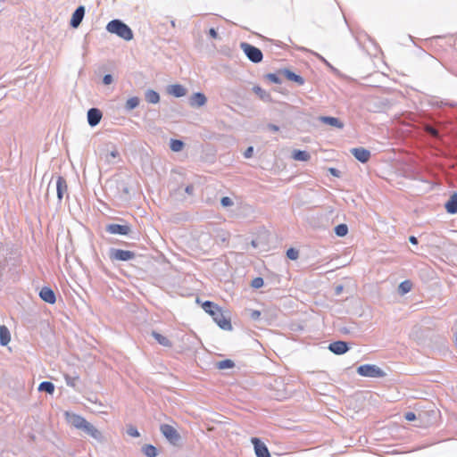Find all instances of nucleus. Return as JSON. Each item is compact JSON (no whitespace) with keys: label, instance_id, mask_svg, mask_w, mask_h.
<instances>
[{"label":"nucleus","instance_id":"39","mask_svg":"<svg viewBox=\"0 0 457 457\" xmlns=\"http://www.w3.org/2000/svg\"><path fill=\"white\" fill-rule=\"evenodd\" d=\"M263 278H261V277H257V278H254L252 282H251V286L253 288H260L263 286Z\"/></svg>","mask_w":457,"mask_h":457},{"label":"nucleus","instance_id":"50","mask_svg":"<svg viewBox=\"0 0 457 457\" xmlns=\"http://www.w3.org/2000/svg\"><path fill=\"white\" fill-rule=\"evenodd\" d=\"M409 242L412 245H417L418 244V238L414 236H411L409 237Z\"/></svg>","mask_w":457,"mask_h":457},{"label":"nucleus","instance_id":"46","mask_svg":"<svg viewBox=\"0 0 457 457\" xmlns=\"http://www.w3.org/2000/svg\"><path fill=\"white\" fill-rule=\"evenodd\" d=\"M267 128H268V129H270V131H273V132H278L279 130V127L275 124H272V123H269L267 125Z\"/></svg>","mask_w":457,"mask_h":457},{"label":"nucleus","instance_id":"27","mask_svg":"<svg viewBox=\"0 0 457 457\" xmlns=\"http://www.w3.org/2000/svg\"><path fill=\"white\" fill-rule=\"evenodd\" d=\"M253 91L263 101L269 102L271 100V96L269 93H267L264 89H262L259 86H254L253 87Z\"/></svg>","mask_w":457,"mask_h":457},{"label":"nucleus","instance_id":"37","mask_svg":"<svg viewBox=\"0 0 457 457\" xmlns=\"http://www.w3.org/2000/svg\"><path fill=\"white\" fill-rule=\"evenodd\" d=\"M127 434L132 437H138L140 434L137 428L133 425L127 426Z\"/></svg>","mask_w":457,"mask_h":457},{"label":"nucleus","instance_id":"18","mask_svg":"<svg viewBox=\"0 0 457 457\" xmlns=\"http://www.w3.org/2000/svg\"><path fill=\"white\" fill-rule=\"evenodd\" d=\"M278 73L282 74L288 80L294 81V82L297 83L298 85H303L304 84V79L302 76H300V75L291 71L288 69L279 70Z\"/></svg>","mask_w":457,"mask_h":457},{"label":"nucleus","instance_id":"48","mask_svg":"<svg viewBox=\"0 0 457 457\" xmlns=\"http://www.w3.org/2000/svg\"><path fill=\"white\" fill-rule=\"evenodd\" d=\"M194 189H195V187H194V186H193V185H187V186L186 187V188H185V192H186L187 194H188L189 195H193V193H194Z\"/></svg>","mask_w":457,"mask_h":457},{"label":"nucleus","instance_id":"21","mask_svg":"<svg viewBox=\"0 0 457 457\" xmlns=\"http://www.w3.org/2000/svg\"><path fill=\"white\" fill-rule=\"evenodd\" d=\"M320 120L322 121L325 124H328L329 126L337 128V129H343L344 123L335 117H329V116H320Z\"/></svg>","mask_w":457,"mask_h":457},{"label":"nucleus","instance_id":"24","mask_svg":"<svg viewBox=\"0 0 457 457\" xmlns=\"http://www.w3.org/2000/svg\"><path fill=\"white\" fill-rule=\"evenodd\" d=\"M152 336L161 345L165 346V347L172 346L171 341L169 338H167L166 337L162 336V334H160L156 331H152Z\"/></svg>","mask_w":457,"mask_h":457},{"label":"nucleus","instance_id":"16","mask_svg":"<svg viewBox=\"0 0 457 457\" xmlns=\"http://www.w3.org/2000/svg\"><path fill=\"white\" fill-rule=\"evenodd\" d=\"M55 187H56V194H57L58 201L62 202L63 195L67 192V189H68L66 179L62 176H58L57 179H56Z\"/></svg>","mask_w":457,"mask_h":457},{"label":"nucleus","instance_id":"17","mask_svg":"<svg viewBox=\"0 0 457 457\" xmlns=\"http://www.w3.org/2000/svg\"><path fill=\"white\" fill-rule=\"evenodd\" d=\"M40 298L47 303H54L56 301L55 294L53 289L48 287H44L39 292Z\"/></svg>","mask_w":457,"mask_h":457},{"label":"nucleus","instance_id":"49","mask_svg":"<svg viewBox=\"0 0 457 457\" xmlns=\"http://www.w3.org/2000/svg\"><path fill=\"white\" fill-rule=\"evenodd\" d=\"M344 290V287L342 285H337L336 287H335V295H339Z\"/></svg>","mask_w":457,"mask_h":457},{"label":"nucleus","instance_id":"51","mask_svg":"<svg viewBox=\"0 0 457 457\" xmlns=\"http://www.w3.org/2000/svg\"><path fill=\"white\" fill-rule=\"evenodd\" d=\"M121 186H122V188H121L122 192L126 195H129V191L128 187L124 184H122Z\"/></svg>","mask_w":457,"mask_h":457},{"label":"nucleus","instance_id":"35","mask_svg":"<svg viewBox=\"0 0 457 457\" xmlns=\"http://www.w3.org/2000/svg\"><path fill=\"white\" fill-rule=\"evenodd\" d=\"M120 156V153L116 148H113L110 153L106 154L105 160L108 162H113V159Z\"/></svg>","mask_w":457,"mask_h":457},{"label":"nucleus","instance_id":"8","mask_svg":"<svg viewBox=\"0 0 457 457\" xmlns=\"http://www.w3.org/2000/svg\"><path fill=\"white\" fill-rule=\"evenodd\" d=\"M87 436L94 438L98 443H103L104 441V437L100 430H98L93 424L88 422L87 420L85 422L84 426L81 428Z\"/></svg>","mask_w":457,"mask_h":457},{"label":"nucleus","instance_id":"36","mask_svg":"<svg viewBox=\"0 0 457 457\" xmlns=\"http://www.w3.org/2000/svg\"><path fill=\"white\" fill-rule=\"evenodd\" d=\"M287 257L290 260H296L299 257V251L291 247L287 251Z\"/></svg>","mask_w":457,"mask_h":457},{"label":"nucleus","instance_id":"53","mask_svg":"<svg viewBox=\"0 0 457 457\" xmlns=\"http://www.w3.org/2000/svg\"><path fill=\"white\" fill-rule=\"evenodd\" d=\"M432 134L436 135V130L435 129L432 130Z\"/></svg>","mask_w":457,"mask_h":457},{"label":"nucleus","instance_id":"42","mask_svg":"<svg viewBox=\"0 0 457 457\" xmlns=\"http://www.w3.org/2000/svg\"><path fill=\"white\" fill-rule=\"evenodd\" d=\"M404 418L408 421H413L417 420V416L414 412L409 411L404 414Z\"/></svg>","mask_w":457,"mask_h":457},{"label":"nucleus","instance_id":"13","mask_svg":"<svg viewBox=\"0 0 457 457\" xmlns=\"http://www.w3.org/2000/svg\"><path fill=\"white\" fill-rule=\"evenodd\" d=\"M350 153L362 163L368 162L370 158V152L363 147L352 148Z\"/></svg>","mask_w":457,"mask_h":457},{"label":"nucleus","instance_id":"52","mask_svg":"<svg viewBox=\"0 0 457 457\" xmlns=\"http://www.w3.org/2000/svg\"><path fill=\"white\" fill-rule=\"evenodd\" d=\"M251 245H252L253 247H256V246H257V243H256V241H255V240H253V241L251 242Z\"/></svg>","mask_w":457,"mask_h":457},{"label":"nucleus","instance_id":"26","mask_svg":"<svg viewBox=\"0 0 457 457\" xmlns=\"http://www.w3.org/2000/svg\"><path fill=\"white\" fill-rule=\"evenodd\" d=\"M141 451L146 457H156L158 455L157 448L150 444L144 445Z\"/></svg>","mask_w":457,"mask_h":457},{"label":"nucleus","instance_id":"4","mask_svg":"<svg viewBox=\"0 0 457 457\" xmlns=\"http://www.w3.org/2000/svg\"><path fill=\"white\" fill-rule=\"evenodd\" d=\"M240 48L252 62L259 63L262 61L263 54L261 49L258 47L246 42H241Z\"/></svg>","mask_w":457,"mask_h":457},{"label":"nucleus","instance_id":"19","mask_svg":"<svg viewBox=\"0 0 457 457\" xmlns=\"http://www.w3.org/2000/svg\"><path fill=\"white\" fill-rule=\"evenodd\" d=\"M167 93L175 97H182V96H186L187 89L182 85L173 84V85L168 86Z\"/></svg>","mask_w":457,"mask_h":457},{"label":"nucleus","instance_id":"34","mask_svg":"<svg viewBox=\"0 0 457 457\" xmlns=\"http://www.w3.org/2000/svg\"><path fill=\"white\" fill-rule=\"evenodd\" d=\"M265 77L268 80H270L272 83H275V84L282 83V80L279 78V73H268V74H266Z\"/></svg>","mask_w":457,"mask_h":457},{"label":"nucleus","instance_id":"14","mask_svg":"<svg viewBox=\"0 0 457 457\" xmlns=\"http://www.w3.org/2000/svg\"><path fill=\"white\" fill-rule=\"evenodd\" d=\"M328 348L330 352L337 355L344 354L349 350L348 344L345 341L330 343Z\"/></svg>","mask_w":457,"mask_h":457},{"label":"nucleus","instance_id":"15","mask_svg":"<svg viewBox=\"0 0 457 457\" xmlns=\"http://www.w3.org/2000/svg\"><path fill=\"white\" fill-rule=\"evenodd\" d=\"M207 102V98L204 94L201 92L194 93L188 101V104L193 108H199L204 106Z\"/></svg>","mask_w":457,"mask_h":457},{"label":"nucleus","instance_id":"29","mask_svg":"<svg viewBox=\"0 0 457 457\" xmlns=\"http://www.w3.org/2000/svg\"><path fill=\"white\" fill-rule=\"evenodd\" d=\"M38 390L40 392L53 394L54 391V385L50 381H43L39 384Z\"/></svg>","mask_w":457,"mask_h":457},{"label":"nucleus","instance_id":"7","mask_svg":"<svg viewBox=\"0 0 457 457\" xmlns=\"http://www.w3.org/2000/svg\"><path fill=\"white\" fill-rule=\"evenodd\" d=\"M105 231L112 235L127 236L132 232L129 224L111 223L105 226Z\"/></svg>","mask_w":457,"mask_h":457},{"label":"nucleus","instance_id":"12","mask_svg":"<svg viewBox=\"0 0 457 457\" xmlns=\"http://www.w3.org/2000/svg\"><path fill=\"white\" fill-rule=\"evenodd\" d=\"M87 117L89 126L96 127L101 121L103 113L98 108H90L87 111Z\"/></svg>","mask_w":457,"mask_h":457},{"label":"nucleus","instance_id":"20","mask_svg":"<svg viewBox=\"0 0 457 457\" xmlns=\"http://www.w3.org/2000/svg\"><path fill=\"white\" fill-rule=\"evenodd\" d=\"M445 208L448 213H457V192L450 196L449 200L445 204Z\"/></svg>","mask_w":457,"mask_h":457},{"label":"nucleus","instance_id":"45","mask_svg":"<svg viewBox=\"0 0 457 457\" xmlns=\"http://www.w3.org/2000/svg\"><path fill=\"white\" fill-rule=\"evenodd\" d=\"M253 154V146H249L245 149V151L244 152V156L245 158H251Z\"/></svg>","mask_w":457,"mask_h":457},{"label":"nucleus","instance_id":"44","mask_svg":"<svg viewBox=\"0 0 457 457\" xmlns=\"http://www.w3.org/2000/svg\"><path fill=\"white\" fill-rule=\"evenodd\" d=\"M261 316V312L257 310H252L250 312V317L253 320H257Z\"/></svg>","mask_w":457,"mask_h":457},{"label":"nucleus","instance_id":"40","mask_svg":"<svg viewBox=\"0 0 457 457\" xmlns=\"http://www.w3.org/2000/svg\"><path fill=\"white\" fill-rule=\"evenodd\" d=\"M220 204L223 207H229L233 205V201L228 196H223L220 200Z\"/></svg>","mask_w":457,"mask_h":457},{"label":"nucleus","instance_id":"1","mask_svg":"<svg viewBox=\"0 0 457 457\" xmlns=\"http://www.w3.org/2000/svg\"><path fill=\"white\" fill-rule=\"evenodd\" d=\"M202 308L205 312L212 316V320L221 329H232L230 319L223 314L221 308L218 304L211 301H205L202 304Z\"/></svg>","mask_w":457,"mask_h":457},{"label":"nucleus","instance_id":"33","mask_svg":"<svg viewBox=\"0 0 457 457\" xmlns=\"http://www.w3.org/2000/svg\"><path fill=\"white\" fill-rule=\"evenodd\" d=\"M335 233L337 237H345L348 233V227L345 224H339L335 227Z\"/></svg>","mask_w":457,"mask_h":457},{"label":"nucleus","instance_id":"22","mask_svg":"<svg viewBox=\"0 0 457 457\" xmlns=\"http://www.w3.org/2000/svg\"><path fill=\"white\" fill-rule=\"evenodd\" d=\"M11 341V334L4 325H0V344L3 346L7 345Z\"/></svg>","mask_w":457,"mask_h":457},{"label":"nucleus","instance_id":"32","mask_svg":"<svg viewBox=\"0 0 457 457\" xmlns=\"http://www.w3.org/2000/svg\"><path fill=\"white\" fill-rule=\"evenodd\" d=\"M235 366V363L232 360H229V359H226V360H222V361H220L216 363V367L219 369V370H225V369H231Z\"/></svg>","mask_w":457,"mask_h":457},{"label":"nucleus","instance_id":"25","mask_svg":"<svg viewBox=\"0 0 457 457\" xmlns=\"http://www.w3.org/2000/svg\"><path fill=\"white\" fill-rule=\"evenodd\" d=\"M292 157L295 161L307 162L311 158V154L303 150H294L292 154Z\"/></svg>","mask_w":457,"mask_h":457},{"label":"nucleus","instance_id":"43","mask_svg":"<svg viewBox=\"0 0 457 457\" xmlns=\"http://www.w3.org/2000/svg\"><path fill=\"white\" fill-rule=\"evenodd\" d=\"M112 81H113V78L111 74H106L103 78V83L104 85H110L112 83Z\"/></svg>","mask_w":457,"mask_h":457},{"label":"nucleus","instance_id":"3","mask_svg":"<svg viewBox=\"0 0 457 457\" xmlns=\"http://www.w3.org/2000/svg\"><path fill=\"white\" fill-rule=\"evenodd\" d=\"M160 431L165 439L173 446L179 447L182 445V438L178 430L169 424H161Z\"/></svg>","mask_w":457,"mask_h":457},{"label":"nucleus","instance_id":"10","mask_svg":"<svg viewBox=\"0 0 457 457\" xmlns=\"http://www.w3.org/2000/svg\"><path fill=\"white\" fill-rule=\"evenodd\" d=\"M252 444L254 447V452L257 457H270V453L269 452L266 445L261 441L258 437H252Z\"/></svg>","mask_w":457,"mask_h":457},{"label":"nucleus","instance_id":"2","mask_svg":"<svg viewBox=\"0 0 457 457\" xmlns=\"http://www.w3.org/2000/svg\"><path fill=\"white\" fill-rule=\"evenodd\" d=\"M106 29L108 32L115 34L124 40L129 41L133 38L131 29L120 20L115 19L108 22Z\"/></svg>","mask_w":457,"mask_h":457},{"label":"nucleus","instance_id":"41","mask_svg":"<svg viewBox=\"0 0 457 457\" xmlns=\"http://www.w3.org/2000/svg\"><path fill=\"white\" fill-rule=\"evenodd\" d=\"M328 170L334 177H337V178L341 177V171L336 168L331 167V168H328Z\"/></svg>","mask_w":457,"mask_h":457},{"label":"nucleus","instance_id":"5","mask_svg":"<svg viewBox=\"0 0 457 457\" xmlns=\"http://www.w3.org/2000/svg\"><path fill=\"white\" fill-rule=\"evenodd\" d=\"M357 372L362 377L369 378H382L386 373L377 365L374 364H364L357 368Z\"/></svg>","mask_w":457,"mask_h":457},{"label":"nucleus","instance_id":"30","mask_svg":"<svg viewBox=\"0 0 457 457\" xmlns=\"http://www.w3.org/2000/svg\"><path fill=\"white\" fill-rule=\"evenodd\" d=\"M139 98L137 96L130 97L127 100L125 104V109L127 111H131L135 108H137L139 104Z\"/></svg>","mask_w":457,"mask_h":457},{"label":"nucleus","instance_id":"28","mask_svg":"<svg viewBox=\"0 0 457 457\" xmlns=\"http://www.w3.org/2000/svg\"><path fill=\"white\" fill-rule=\"evenodd\" d=\"M412 283L410 280H404L398 286V293L402 295L409 293L411 290Z\"/></svg>","mask_w":457,"mask_h":457},{"label":"nucleus","instance_id":"9","mask_svg":"<svg viewBox=\"0 0 457 457\" xmlns=\"http://www.w3.org/2000/svg\"><path fill=\"white\" fill-rule=\"evenodd\" d=\"M65 420L72 427H74L77 429L81 430L82 427L84 426L87 420L83 418L82 416L70 412L65 411L64 412Z\"/></svg>","mask_w":457,"mask_h":457},{"label":"nucleus","instance_id":"11","mask_svg":"<svg viewBox=\"0 0 457 457\" xmlns=\"http://www.w3.org/2000/svg\"><path fill=\"white\" fill-rule=\"evenodd\" d=\"M85 7L83 5H79L76 8L74 12L72 13L70 25L71 27L77 29L80 23L82 22V20L85 16Z\"/></svg>","mask_w":457,"mask_h":457},{"label":"nucleus","instance_id":"6","mask_svg":"<svg viewBox=\"0 0 457 457\" xmlns=\"http://www.w3.org/2000/svg\"><path fill=\"white\" fill-rule=\"evenodd\" d=\"M136 257V253L132 251L122 250L117 248H111L109 251V258L112 261H122L127 262L133 260Z\"/></svg>","mask_w":457,"mask_h":457},{"label":"nucleus","instance_id":"23","mask_svg":"<svg viewBox=\"0 0 457 457\" xmlns=\"http://www.w3.org/2000/svg\"><path fill=\"white\" fill-rule=\"evenodd\" d=\"M145 99L149 104H157L160 101V95L153 89H147L145 92Z\"/></svg>","mask_w":457,"mask_h":457},{"label":"nucleus","instance_id":"31","mask_svg":"<svg viewBox=\"0 0 457 457\" xmlns=\"http://www.w3.org/2000/svg\"><path fill=\"white\" fill-rule=\"evenodd\" d=\"M184 145V142L179 139H171L170 143V147L173 152H180Z\"/></svg>","mask_w":457,"mask_h":457},{"label":"nucleus","instance_id":"47","mask_svg":"<svg viewBox=\"0 0 457 457\" xmlns=\"http://www.w3.org/2000/svg\"><path fill=\"white\" fill-rule=\"evenodd\" d=\"M209 35H210V37H212V38H215V39L219 37V35H218L216 29L213 28H211L209 29Z\"/></svg>","mask_w":457,"mask_h":457},{"label":"nucleus","instance_id":"38","mask_svg":"<svg viewBox=\"0 0 457 457\" xmlns=\"http://www.w3.org/2000/svg\"><path fill=\"white\" fill-rule=\"evenodd\" d=\"M79 380V377L78 376H75V377H71L70 375H65V381H66V384L71 387H75L76 386V383L77 381Z\"/></svg>","mask_w":457,"mask_h":457}]
</instances>
